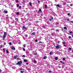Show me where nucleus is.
Wrapping results in <instances>:
<instances>
[{
  "label": "nucleus",
  "mask_w": 73,
  "mask_h": 73,
  "mask_svg": "<svg viewBox=\"0 0 73 73\" xmlns=\"http://www.w3.org/2000/svg\"><path fill=\"white\" fill-rule=\"evenodd\" d=\"M22 64V61H20L18 62V63H17L16 65H20Z\"/></svg>",
  "instance_id": "nucleus-1"
},
{
  "label": "nucleus",
  "mask_w": 73,
  "mask_h": 73,
  "mask_svg": "<svg viewBox=\"0 0 73 73\" xmlns=\"http://www.w3.org/2000/svg\"><path fill=\"white\" fill-rule=\"evenodd\" d=\"M6 36H7V33L5 32L4 33V36H3V39H5V38L6 37Z\"/></svg>",
  "instance_id": "nucleus-2"
},
{
  "label": "nucleus",
  "mask_w": 73,
  "mask_h": 73,
  "mask_svg": "<svg viewBox=\"0 0 73 73\" xmlns=\"http://www.w3.org/2000/svg\"><path fill=\"white\" fill-rule=\"evenodd\" d=\"M22 29L24 31H25V30L27 29V28H26V27H25V26H23L22 27Z\"/></svg>",
  "instance_id": "nucleus-3"
},
{
  "label": "nucleus",
  "mask_w": 73,
  "mask_h": 73,
  "mask_svg": "<svg viewBox=\"0 0 73 73\" xmlns=\"http://www.w3.org/2000/svg\"><path fill=\"white\" fill-rule=\"evenodd\" d=\"M33 53L34 55H35V56H36V55H37V52H36L33 51Z\"/></svg>",
  "instance_id": "nucleus-4"
},
{
  "label": "nucleus",
  "mask_w": 73,
  "mask_h": 73,
  "mask_svg": "<svg viewBox=\"0 0 73 73\" xmlns=\"http://www.w3.org/2000/svg\"><path fill=\"white\" fill-rule=\"evenodd\" d=\"M36 35V33L35 32H33L32 34H31V36H35V35Z\"/></svg>",
  "instance_id": "nucleus-5"
},
{
  "label": "nucleus",
  "mask_w": 73,
  "mask_h": 73,
  "mask_svg": "<svg viewBox=\"0 0 73 73\" xmlns=\"http://www.w3.org/2000/svg\"><path fill=\"white\" fill-rule=\"evenodd\" d=\"M11 49L12 50H15V48L14 47V46H11Z\"/></svg>",
  "instance_id": "nucleus-6"
},
{
  "label": "nucleus",
  "mask_w": 73,
  "mask_h": 73,
  "mask_svg": "<svg viewBox=\"0 0 73 73\" xmlns=\"http://www.w3.org/2000/svg\"><path fill=\"white\" fill-rule=\"evenodd\" d=\"M51 35L53 36H56V35L54 34V33H52L51 34Z\"/></svg>",
  "instance_id": "nucleus-7"
},
{
  "label": "nucleus",
  "mask_w": 73,
  "mask_h": 73,
  "mask_svg": "<svg viewBox=\"0 0 73 73\" xmlns=\"http://www.w3.org/2000/svg\"><path fill=\"white\" fill-rule=\"evenodd\" d=\"M60 62L61 63V64H63V65H65V63H64V62H63L62 61H60Z\"/></svg>",
  "instance_id": "nucleus-8"
},
{
  "label": "nucleus",
  "mask_w": 73,
  "mask_h": 73,
  "mask_svg": "<svg viewBox=\"0 0 73 73\" xmlns=\"http://www.w3.org/2000/svg\"><path fill=\"white\" fill-rule=\"evenodd\" d=\"M60 48V45H57L56 46V49H58V48Z\"/></svg>",
  "instance_id": "nucleus-9"
},
{
  "label": "nucleus",
  "mask_w": 73,
  "mask_h": 73,
  "mask_svg": "<svg viewBox=\"0 0 73 73\" xmlns=\"http://www.w3.org/2000/svg\"><path fill=\"white\" fill-rule=\"evenodd\" d=\"M3 12L4 13H8V11H3Z\"/></svg>",
  "instance_id": "nucleus-10"
},
{
  "label": "nucleus",
  "mask_w": 73,
  "mask_h": 73,
  "mask_svg": "<svg viewBox=\"0 0 73 73\" xmlns=\"http://www.w3.org/2000/svg\"><path fill=\"white\" fill-rule=\"evenodd\" d=\"M55 60H58V57L56 56L55 58Z\"/></svg>",
  "instance_id": "nucleus-11"
},
{
  "label": "nucleus",
  "mask_w": 73,
  "mask_h": 73,
  "mask_svg": "<svg viewBox=\"0 0 73 73\" xmlns=\"http://www.w3.org/2000/svg\"><path fill=\"white\" fill-rule=\"evenodd\" d=\"M26 69H27V70H31V68H27V67H26Z\"/></svg>",
  "instance_id": "nucleus-12"
},
{
  "label": "nucleus",
  "mask_w": 73,
  "mask_h": 73,
  "mask_svg": "<svg viewBox=\"0 0 73 73\" xmlns=\"http://www.w3.org/2000/svg\"><path fill=\"white\" fill-rule=\"evenodd\" d=\"M56 6H57V7H59V8H60V5H59V4L57 5H56Z\"/></svg>",
  "instance_id": "nucleus-13"
},
{
  "label": "nucleus",
  "mask_w": 73,
  "mask_h": 73,
  "mask_svg": "<svg viewBox=\"0 0 73 73\" xmlns=\"http://www.w3.org/2000/svg\"><path fill=\"white\" fill-rule=\"evenodd\" d=\"M47 58V57L46 56H45L43 57V59H46Z\"/></svg>",
  "instance_id": "nucleus-14"
},
{
  "label": "nucleus",
  "mask_w": 73,
  "mask_h": 73,
  "mask_svg": "<svg viewBox=\"0 0 73 73\" xmlns=\"http://www.w3.org/2000/svg\"><path fill=\"white\" fill-rule=\"evenodd\" d=\"M34 63L35 64H37V61H36V60H35L34 61Z\"/></svg>",
  "instance_id": "nucleus-15"
},
{
  "label": "nucleus",
  "mask_w": 73,
  "mask_h": 73,
  "mask_svg": "<svg viewBox=\"0 0 73 73\" xmlns=\"http://www.w3.org/2000/svg\"><path fill=\"white\" fill-rule=\"evenodd\" d=\"M5 49H6V48H3V50L4 52H5Z\"/></svg>",
  "instance_id": "nucleus-16"
},
{
  "label": "nucleus",
  "mask_w": 73,
  "mask_h": 73,
  "mask_svg": "<svg viewBox=\"0 0 73 73\" xmlns=\"http://www.w3.org/2000/svg\"><path fill=\"white\" fill-rule=\"evenodd\" d=\"M50 18H51V20H53V17L52 16H50Z\"/></svg>",
  "instance_id": "nucleus-17"
},
{
  "label": "nucleus",
  "mask_w": 73,
  "mask_h": 73,
  "mask_svg": "<svg viewBox=\"0 0 73 73\" xmlns=\"http://www.w3.org/2000/svg\"><path fill=\"white\" fill-rule=\"evenodd\" d=\"M64 29H66V30H67V29H67V27H64Z\"/></svg>",
  "instance_id": "nucleus-18"
},
{
  "label": "nucleus",
  "mask_w": 73,
  "mask_h": 73,
  "mask_svg": "<svg viewBox=\"0 0 73 73\" xmlns=\"http://www.w3.org/2000/svg\"><path fill=\"white\" fill-rule=\"evenodd\" d=\"M63 4V5H66V3H65V2H64Z\"/></svg>",
  "instance_id": "nucleus-19"
},
{
  "label": "nucleus",
  "mask_w": 73,
  "mask_h": 73,
  "mask_svg": "<svg viewBox=\"0 0 73 73\" xmlns=\"http://www.w3.org/2000/svg\"><path fill=\"white\" fill-rule=\"evenodd\" d=\"M44 7H45V8H46H46H47V5H44Z\"/></svg>",
  "instance_id": "nucleus-20"
},
{
  "label": "nucleus",
  "mask_w": 73,
  "mask_h": 73,
  "mask_svg": "<svg viewBox=\"0 0 73 73\" xmlns=\"http://www.w3.org/2000/svg\"><path fill=\"white\" fill-rule=\"evenodd\" d=\"M16 14L17 15H19V12H17Z\"/></svg>",
  "instance_id": "nucleus-21"
},
{
  "label": "nucleus",
  "mask_w": 73,
  "mask_h": 73,
  "mask_svg": "<svg viewBox=\"0 0 73 73\" xmlns=\"http://www.w3.org/2000/svg\"><path fill=\"white\" fill-rule=\"evenodd\" d=\"M29 4L31 7L32 6V3L31 2L29 3Z\"/></svg>",
  "instance_id": "nucleus-22"
},
{
  "label": "nucleus",
  "mask_w": 73,
  "mask_h": 73,
  "mask_svg": "<svg viewBox=\"0 0 73 73\" xmlns=\"http://www.w3.org/2000/svg\"><path fill=\"white\" fill-rule=\"evenodd\" d=\"M24 62H27V60L26 59H24L23 60Z\"/></svg>",
  "instance_id": "nucleus-23"
},
{
  "label": "nucleus",
  "mask_w": 73,
  "mask_h": 73,
  "mask_svg": "<svg viewBox=\"0 0 73 73\" xmlns=\"http://www.w3.org/2000/svg\"><path fill=\"white\" fill-rule=\"evenodd\" d=\"M14 58L15 59H16V58H17V56H14Z\"/></svg>",
  "instance_id": "nucleus-24"
},
{
  "label": "nucleus",
  "mask_w": 73,
  "mask_h": 73,
  "mask_svg": "<svg viewBox=\"0 0 73 73\" xmlns=\"http://www.w3.org/2000/svg\"><path fill=\"white\" fill-rule=\"evenodd\" d=\"M53 16H56V13H53Z\"/></svg>",
  "instance_id": "nucleus-25"
},
{
  "label": "nucleus",
  "mask_w": 73,
  "mask_h": 73,
  "mask_svg": "<svg viewBox=\"0 0 73 73\" xmlns=\"http://www.w3.org/2000/svg\"><path fill=\"white\" fill-rule=\"evenodd\" d=\"M25 37H28V35H25Z\"/></svg>",
  "instance_id": "nucleus-26"
},
{
  "label": "nucleus",
  "mask_w": 73,
  "mask_h": 73,
  "mask_svg": "<svg viewBox=\"0 0 73 73\" xmlns=\"http://www.w3.org/2000/svg\"><path fill=\"white\" fill-rule=\"evenodd\" d=\"M42 28H44V29H45V26H42Z\"/></svg>",
  "instance_id": "nucleus-27"
},
{
  "label": "nucleus",
  "mask_w": 73,
  "mask_h": 73,
  "mask_svg": "<svg viewBox=\"0 0 73 73\" xmlns=\"http://www.w3.org/2000/svg\"><path fill=\"white\" fill-rule=\"evenodd\" d=\"M2 62L3 63V65H4V60H2Z\"/></svg>",
  "instance_id": "nucleus-28"
},
{
  "label": "nucleus",
  "mask_w": 73,
  "mask_h": 73,
  "mask_svg": "<svg viewBox=\"0 0 73 73\" xmlns=\"http://www.w3.org/2000/svg\"><path fill=\"white\" fill-rule=\"evenodd\" d=\"M49 54H50V55H52V52H50L49 53Z\"/></svg>",
  "instance_id": "nucleus-29"
},
{
  "label": "nucleus",
  "mask_w": 73,
  "mask_h": 73,
  "mask_svg": "<svg viewBox=\"0 0 73 73\" xmlns=\"http://www.w3.org/2000/svg\"><path fill=\"white\" fill-rule=\"evenodd\" d=\"M3 48V45H0V48Z\"/></svg>",
  "instance_id": "nucleus-30"
},
{
  "label": "nucleus",
  "mask_w": 73,
  "mask_h": 73,
  "mask_svg": "<svg viewBox=\"0 0 73 73\" xmlns=\"http://www.w3.org/2000/svg\"><path fill=\"white\" fill-rule=\"evenodd\" d=\"M47 24H48L49 25V24H50V22H47Z\"/></svg>",
  "instance_id": "nucleus-31"
},
{
  "label": "nucleus",
  "mask_w": 73,
  "mask_h": 73,
  "mask_svg": "<svg viewBox=\"0 0 73 73\" xmlns=\"http://www.w3.org/2000/svg\"><path fill=\"white\" fill-rule=\"evenodd\" d=\"M39 11L40 12H41V9H39Z\"/></svg>",
  "instance_id": "nucleus-32"
},
{
  "label": "nucleus",
  "mask_w": 73,
  "mask_h": 73,
  "mask_svg": "<svg viewBox=\"0 0 73 73\" xmlns=\"http://www.w3.org/2000/svg\"><path fill=\"white\" fill-rule=\"evenodd\" d=\"M9 45H11V44H12V43L11 42H9Z\"/></svg>",
  "instance_id": "nucleus-33"
},
{
  "label": "nucleus",
  "mask_w": 73,
  "mask_h": 73,
  "mask_svg": "<svg viewBox=\"0 0 73 73\" xmlns=\"http://www.w3.org/2000/svg\"><path fill=\"white\" fill-rule=\"evenodd\" d=\"M19 50H21V47H19Z\"/></svg>",
  "instance_id": "nucleus-34"
},
{
  "label": "nucleus",
  "mask_w": 73,
  "mask_h": 73,
  "mask_svg": "<svg viewBox=\"0 0 73 73\" xmlns=\"http://www.w3.org/2000/svg\"><path fill=\"white\" fill-rule=\"evenodd\" d=\"M24 71H21L20 72V73H24Z\"/></svg>",
  "instance_id": "nucleus-35"
},
{
  "label": "nucleus",
  "mask_w": 73,
  "mask_h": 73,
  "mask_svg": "<svg viewBox=\"0 0 73 73\" xmlns=\"http://www.w3.org/2000/svg\"><path fill=\"white\" fill-rule=\"evenodd\" d=\"M50 27H51L52 28V27H53V25H50Z\"/></svg>",
  "instance_id": "nucleus-36"
},
{
  "label": "nucleus",
  "mask_w": 73,
  "mask_h": 73,
  "mask_svg": "<svg viewBox=\"0 0 73 73\" xmlns=\"http://www.w3.org/2000/svg\"><path fill=\"white\" fill-rule=\"evenodd\" d=\"M68 49H69L70 50H70H72V49H71V48L70 47H69Z\"/></svg>",
  "instance_id": "nucleus-37"
},
{
  "label": "nucleus",
  "mask_w": 73,
  "mask_h": 73,
  "mask_svg": "<svg viewBox=\"0 0 73 73\" xmlns=\"http://www.w3.org/2000/svg\"><path fill=\"white\" fill-rule=\"evenodd\" d=\"M49 73H52V71L50 70L49 71Z\"/></svg>",
  "instance_id": "nucleus-38"
},
{
  "label": "nucleus",
  "mask_w": 73,
  "mask_h": 73,
  "mask_svg": "<svg viewBox=\"0 0 73 73\" xmlns=\"http://www.w3.org/2000/svg\"><path fill=\"white\" fill-rule=\"evenodd\" d=\"M15 20H16V21H18V20H19V19H18L17 18H16Z\"/></svg>",
  "instance_id": "nucleus-39"
},
{
  "label": "nucleus",
  "mask_w": 73,
  "mask_h": 73,
  "mask_svg": "<svg viewBox=\"0 0 73 73\" xmlns=\"http://www.w3.org/2000/svg\"><path fill=\"white\" fill-rule=\"evenodd\" d=\"M38 41V40L37 39H36L35 40V42H37Z\"/></svg>",
  "instance_id": "nucleus-40"
},
{
  "label": "nucleus",
  "mask_w": 73,
  "mask_h": 73,
  "mask_svg": "<svg viewBox=\"0 0 73 73\" xmlns=\"http://www.w3.org/2000/svg\"><path fill=\"white\" fill-rule=\"evenodd\" d=\"M70 5L71 7H72V6H73V4H70Z\"/></svg>",
  "instance_id": "nucleus-41"
},
{
  "label": "nucleus",
  "mask_w": 73,
  "mask_h": 73,
  "mask_svg": "<svg viewBox=\"0 0 73 73\" xmlns=\"http://www.w3.org/2000/svg\"><path fill=\"white\" fill-rule=\"evenodd\" d=\"M17 7H19V5L18 4H17Z\"/></svg>",
  "instance_id": "nucleus-42"
},
{
  "label": "nucleus",
  "mask_w": 73,
  "mask_h": 73,
  "mask_svg": "<svg viewBox=\"0 0 73 73\" xmlns=\"http://www.w3.org/2000/svg\"><path fill=\"white\" fill-rule=\"evenodd\" d=\"M9 52V51H8V50H6V53H8Z\"/></svg>",
  "instance_id": "nucleus-43"
},
{
  "label": "nucleus",
  "mask_w": 73,
  "mask_h": 73,
  "mask_svg": "<svg viewBox=\"0 0 73 73\" xmlns=\"http://www.w3.org/2000/svg\"><path fill=\"white\" fill-rule=\"evenodd\" d=\"M16 3H18L19 2V0H17L16 1Z\"/></svg>",
  "instance_id": "nucleus-44"
},
{
  "label": "nucleus",
  "mask_w": 73,
  "mask_h": 73,
  "mask_svg": "<svg viewBox=\"0 0 73 73\" xmlns=\"http://www.w3.org/2000/svg\"><path fill=\"white\" fill-rule=\"evenodd\" d=\"M20 70H23V69L21 68L19 69Z\"/></svg>",
  "instance_id": "nucleus-45"
},
{
  "label": "nucleus",
  "mask_w": 73,
  "mask_h": 73,
  "mask_svg": "<svg viewBox=\"0 0 73 73\" xmlns=\"http://www.w3.org/2000/svg\"><path fill=\"white\" fill-rule=\"evenodd\" d=\"M63 60L64 61V60H65V58H63Z\"/></svg>",
  "instance_id": "nucleus-46"
},
{
  "label": "nucleus",
  "mask_w": 73,
  "mask_h": 73,
  "mask_svg": "<svg viewBox=\"0 0 73 73\" xmlns=\"http://www.w3.org/2000/svg\"><path fill=\"white\" fill-rule=\"evenodd\" d=\"M39 43H41V44H42V43H43V44H44V43L42 42H39Z\"/></svg>",
  "instance_id": "nucleus-47"
},
{
  "label": "nucleus",
  "mask_w": 73,
  "mask_h": 73,
  "mask_svg": "<svg viewBox=\"0 0 73 73\" xmlns=\"http://www.w3.org/2000/svg\"><path fill=\"white\" fill-rule=\"evenodd\" d=\"M56 32H59L60 31L58 30H56Z\"/></svg>",
  "instance_id": "nucleus-48"
},
{
  "label": "nucleus",
  "mask_w": 73,
  "mask_h": 73,
  "mask_svg": "<svg viewBox=\"0 0 73 73\" xmlns=\"http://www.w3.org/2000/svg\"><path fill=\"white\" fill-rule=\"evenodd\" d=\"M28 24H29V25H31V23H28Z\"/></svg>",
  "instance_id": "nucleus-49"
},
{
  "label": "nucleus",
  "mask_w": 73,
  "mask_h": 73,
  "mask_svg": "<svg viewBox=\"0 0 73 73\" xmlns=\"http://www.w3.org/2000/svg\"><path fill=\"white\" fill-rule=\"evenodd\" d=\"M1 72H2V70H1V69H0V73H1Z\"/></svg>",
  "instance_id": "nucleus-50"
},
{
  "label": "nucleus",
  "mask_w": 73,
  "mask_h": 73,
  "mask_svg": "<svg viewBox=\"0 0 73 73\" xmlns=\"http://www.w3.org/2000/svg\"><path fill=\"white\" fill-rule=\"evenodd\" d=\"M67 15H68V16H70V14H69V13H68Z\"/></svg>",
  "instance_id": "nucleus-51"
},
{
  "label": "nucleus",
  "mask_w": 73,
  "mask_h": 73,
  "mask_svg": "<svg viewBox=\"0 0 73 73\" xmlns=\"http://www.w3.org/2000/svg\"><path fill=\"white\" fill-rule=\"evenodd\" d=\"M19 9H20V8H21V6H19Z\"/></svg>",
  "instance_id": "nucleus-52"
},
{
  "label": "nucleus",
  "mask_w": 73,
  "mask_h": 73,
  "mask_svg": "<svg viewBox=\"0 0 73 73\" xmlns=\"http://www.w3.org/2000/svg\"><path fill=\"white\" fill-rule=\"evenodd\" d=\"M25 44H24L23 45V46H24V47H25Z\"/></svg>",
  "instance_id": "nucleus-53"
},
{
  "label": "nucleus",
  "mask_w": 73,
  "mask_h": 73,
  "mask_svg": "<svg viewBox=\"0 0 73 73\" xmlns=\"http://www.w3.org/2000/svg\"><path fill=\"white\" fill-rule=\"evenodd\" d=\"M68 38H71V36H69L68 37Z\"/></svg>",
  "instance_id": "nucleus-54"
},
{
  "label": "nucleus",
  "mask_w": 73,
  "mask_h": 73,
  "mask_svg": "<svg viewBox=\"0 0 73 73\" xmlns=\"http://www.w3.org/2000/svg\"><path fill=\"white\" fill-rule=\"evenodd\" d=\"M38 3H40V1L39 0L38 1Z\"/></svg>",
  "instance_id": "nucleus-55"
},
{
  "label": "nucleus",
  "mask_w": 73,
  "mask_h": 73,
  "mask_svg": "<svg viewBox=\"0 0 73 73\" xmlns=\"http://www.w3.org/2000/svg\"><path fill=\"white\" fill-rule=\"evenodd\" d=\"M23 50L24 51H25V49L24 48H23Z\"/></svg>",
  "instance_id": "nucleus-56"
},
{
  "label": "nucleus",
  "mask_w": 73,
  "mask_h": 73,
  "mask_svg": "<svg viewBox=\"0 0 73 73\" xmlns=\"http://www.w3.org/2000/svg\"><path fill=\"white\" fill-rule=\"evenodd\" d=\"M72 31H70V33H72Z\"/></svg>",
  "instance_id": "nucleus-57"
},
{
  "label": "nucleus",
  "mask_w": 73,
  "mask_h": 73,
  "mask_svg": "<svg viewBox=\"0 0 73 73\" xmlns=\"http://www.w3.org/2000/svg\"><path fill=\"white\" fill-rule=\"evenodd\" d=\"M22 57H25V55H23V56H22Z\"/></svg>",
  "instance_id": "nucleus-58"
},
{
  "label": "nucleus",
  "mask_w": 73,
  "mask_h": 73,
  "mask_svg": "<svg viewBox=\"0 0 73 73\" xmlns=\"http://www.w3.org/2000/svg\"><path fill=\"white\" fill-rule=\"evenodd\" d=\"M67 21H69V18H68L67 19Z\"/></svg>",
  "instance_id": "nucleus-59"
},
{
  "label": "nucleus",
  "mask_w": 73,
  "mask_h": 73,
  "mask_svg": "<svg viewBox=\"0 0 73 73\" xmlns=\"http://www.w3.org/2000/svg\"><path fill=\"white\" fill-rule=\"evenodd\" d=\"M52 19H49V21H52Z\"/></svg>",
  "instance_id": "nucleus-60"
},
{
  "label": "nucleus",
  "mask_w": 73,
  "mask_h": 73,
  "mask_svg": "<svg viewBox=\"0 0 73 73\" xmlns=\"http://www.w3.org/2000/svg\"><path fill=\"white\" fill-rule=\"evenodd\" d=\"M30 20H31V21H32V20H33V18H32L31 19H30Z\"/></svg>",
  "instance_id": "nucleus-61"
},
{
  "label": "nucleus",
  "mask_w": 73,
  "mask_h": 73,
  "mask_svg": "<svg viewBox=\"0 0 73 73\" xmlns=\"http://www.w3.org/2000/svg\"><path fill=\"white\" fill-rule=\"evenodd\" d=\"M60 41H58V43H60Z\"/></svg>",
  "instance_id": "nucleus-62"
},
{
  "label": "nucleus",
  "mask_w": 73,
  "mask_h": 73,
  "mask_svg": "<svg viewBox=\"0 0 73 73\" xmlns=\"http://www.w3.org/2000/svg\"><path fill=\"white\" fill-rule=\"evenodd\" d=\"M29 64V63H26V64L28 65Z\"/></svg>",
  "instance_id": "nucleus-63"
},
{
  "label": "nucleus",
  "mask_w": 73,
  "mask_h": 73,
  "mask_svg": "<svg viewBox=\"0 0 73 73\" xmlns=\"http://www.w3.org/2000/svg\"><path fill=\"white\" fill-rule=\"evenodd\" d=\"M71 23H73V21H71Z\"/></svg>",
  "instance_id": "nucleus-64"
}]
</instances>
